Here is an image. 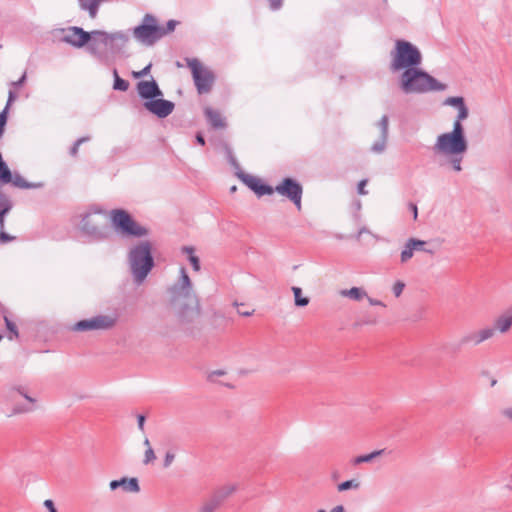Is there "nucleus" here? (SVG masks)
I'll return each instance as SVG.
<instances>
[{
    "label": "nucleus",
    "instance_id": "28",
    "mask_svg": "<svg viewBox=\"0 0 512 512\" xmlns=\"http://www.w3.org/2000/svg\"><path fill=\"white\" fill-rule=\"evenodd\" d=\"M417 252L415 250V248L413 246H411V242L410 240L408 239L404 246H403V249L401 251V254H400V262L402 264H405L407 263L413 256H414V253Z\"/></svg>",
    "mask_w": 512,
    "mask_h": 512
},
{
    "label": "nucleus",
    "instance_id": "63",
    "mask_svg": "<svg viewBox=\"0 0 512 512\" xmlns=\"http://www.w3.org/2000/svg\"><path fill=\"white\" fill-rule=\"evenodd\" d=\"M317 512H327V511H325V510H323V509H320V510H318Z\"/></svg>",
    "mask_w": 512,
    "mask_h": 512
},
{
    "label": "nucleus",
    "instance_id": "44",
    "mask_svg": "<svg viewBox=\"0 0 512 512\" xmlns=\"http://www.w3.org/2000/svg\"><path fill=\"white\" fill-rule=\"evenodd\" d=\"M174 458H175V456L173 453L167 452L165 455V458H164V463H163L164 467L165 468L169 467L172 464V462L174 461Z\"/></svg>",
    "mask_w": 512,
    "mask_h": 512
},
{
    "label": "nucleus",
    "instance_id": "53",
    "mask_svg": "<svg viewBox=\"0 0 512 512\" xmlns=\"http://www.w3.org/2000/svg\"><path fill=\"white\" fill-rule=\"evenodd\" d=\"M8 209L7 208H4V209H1L0 211V229L3 230L4 228V217L5 215L8 213Z\"/></svg>",
    "mask_w": 512,
    "mask_h": 512
},
{
    "label": "nucleus",
    "instance_id": "46",
    "mask_svg": "<svg viewBox=\"0 0 512 512\" xmlns=\"http://www.w3.org/2000/svg\"><path fill=\"white\" fill-rule=\"evenodd\" d=\"M367 184V180L364 179V180H361L358 184V193L361 194V195H366L367 194V191L365 190V186Z\"/></svg>",
    "mask_w": 512,
    "mask_h": 512
},
{
    "label": "nucleus",
    "instance_id": "43",
    "mask_svg": "<svg viewBox=\"0 0 512 512\" xmlns=\"http://www.w3.org/2000/svg\"><path fill=\"white\" fill-rule=\"evenodd\" d=\"M502 417L512 423V407H505L500 411Z\"/></svg>",
    "mask_w": 512,
    "mask_h": 512
},
{
    "label": "nucleus",
    "instance_id": "19",
    "mask_svg": "<svg viewBox=\"0 0 512 512\" xmlns=\"http://www.w3.org/2000/svg\"><path fill=\"white\" fill-rule=\"evenodd\" d=\"M502 334L507 333L512 327V307L505 310L494 321V326H491Z\"/></svg>",
    "mask_w": 512,
    "mask_h": 512
},
{
    "label": "nucleus",
    "instance_id": "27",
    "mask_svg": "<svg viewBox=\"0 0 512 512\" xmlns=\"http://www.w3.org/2000/svg\"><path fill=\"white\" fill-rule=\"evenodd\" d=\"M12 181V173L0 154V184H8Z\"/></svg>",
    "mask_w": 512,
    "mask_h": 512
},
{
    "label": "nucleus",
    "instance_id": "21",
    "mask_svg": "<svg viewBox=\"0 0 512 512\" xmlns=\"http://www.w3.org/2000/svg\"><path fill=\"white\" fill-rule=\"evenodd\" d=\"M236 490H237L236 484L223 485L222 487L218 488L215 491V493L213 495V499L211 501L214 503H217V506H218L222 501H224L225 499L230 497L233 493H235Z\"/></svg>",
    "mask_w": 512,
    "mask_h": 512
},
{
    "label": "nucleus",
    "instance_id": "12",
    "mask_svg": "<svg viewBox=\"0 0 512 512\" xmlns=\"http://www.w3.org/2000/svg\"><path fill=\"white\" fill-rule=\"evenodd\" d=\"M116 321L117 318L113 315H97L76 322L72 329L79 332L109 330L115 326Z\"/></svg>",
    "mask_w": 512,
    "mask_h": 512
},
{
    "label": "nucleus",
    "instance_id": "26",
    "mask_svg": "<svg viewBox=\"0 0 512 512\" xmlns=\"http://www.w3.org/2000/svg\"><path fill=\"white\" fill-rule=\"evenodd\" d=\"M182 254L187 255L189 262L191 263L193 270L198 272L200 271V260L199 258L194 254L195 249L191 246H184L181 249Z\"/></svg>",
    "mask_w": 512,
    "mask_h": 512
},
{
    "label": "nucleus",
    "instance_id": "59",
    "mask_svg": "<svg viewBox=\"0 0 512 512\" xmlns=\"http://www.w3.org/2000/svg\"><path fill=\"white\" fill-rule=\"evenodd\" d=\"M344 511H345V509H344V507H343L342 505H337V506H335V507L331 510V512H344Z\"/></svg>",
    "mask_w": 512,
    "mask_h": 512
},
{
    "label": "nucleus",
    "instance_id": "38",
    "mask_svg": "<svg viewBox=\"0 0 512 512\" xmlns=\"http://www.w3.org/2000/svg\"><path fill=\"white\" fill-rule=\"evenodd\" d=\"M152 64L149 63L146 67H144L141 71H133L132 76L136 79L147 76L150 73Z\"/></svg>",
    "mask_w": 512,
    "mask_h": 512
},
{
    "label": "nucleus",
    "instance_id": "7",
    "mask_svg": "<svg viewBox=\"0 0 512 512\" xmlns=\"http://www.w3.org/2000/svg\"><path fill=\"white\" fill-rule=\"evenodd\" d=\"M129 41V35L123 31L108 33L101 30L92 31V39L89 44V50L92 54H98L101 47L111 53H119Z\"/></svg>",
    "mask_w": 512,
    "mask_h": 512
},
{
    "label": "nucleus",
    "instance_id": "41",
    "mask_svg": "<svg viewBox=\"0 0 512 512\" xmlns=\"http://www.w3.org/2000/svg\"><path fill=\"white\" fill-rule=\"evenodd\" d=\"M216 508H217V503L209 501V502L203 504L199 508L198 512H214L216 510Z\"/></svg>",
    "mask_w": 512,
    "mask_h": 512
},
{
    "label": "nucleus",
    "instance_id": "1",
    "mask_svg": "<svg viewBox=\"0 0 512 512\" xmlns=\"http://www.w3.org/2000/svg\"><path fill=\"white\" fill-rule=\"evenodd\" d=\"M443 105L455 107L458 113L452 130L438 135L432 150L440 168L460 173L463 170L464 155L468 150V141L462 122L468 118L469 109L461 96L448 97Z\"/></svg>",
    "mask_w": 512,
    "mask_h": 512
},
{
    "label": "nucleus",
    "instance_id": "61",
    "mask_svg": "<svg viewBox=\"0 0 512 512\" xmlns=\"http://www.w3.org/2000/svg\"><path fill=\"white\" fill-rule=\"evenodd\" d=\"M236 189H237V188H236V186H232V187L230 188V192H231V193H234V192L236 191Z\"/></svg>",
    "mask_w": 512,
    "mask_h": 512
},
{
    "label": "nucleus",
    "instance_id": "20",
    "mask_svg": "<svg viewBox=\"0 0 512 512\" xmlns=\"http://www.w3.org/2000/svg\"><path fill=\"white\" fill-rule=\"evenodd\" d=\"M111 490L122 487L125 491L137 493L140 491L138 480L136 478L123 477L119 480H112L109 484Z\"/></svg>",
    "mask_w": 512,
    "mask_h": 512
},
{
    "label": "nucleus",
    "instance_id": "49",
    "mask_svg": "<svg viewBox=\"0 0 512 512\" xmlns=\"http://www.w3.org/2000/svg\"><path fill=\"white\" fill-rule=\"evenodd\" d=\"M5 321H6V326H7L8 330H9L10 332H12L15 336H17V335H18V333H17V330H16V326H15V324H14V323H12V322H11L10 320H8L7 318H5Z\"/></svg>",
    "mask_w": 512,
    "mask_h": 512
},
{
    "label": "nucleus",
    "instance_id": "33",
    "mask_svg": "<svg viewBox=\"0 0 512 512\" xmlns=\"http://www.w3.org/2000/svg\"><path fill=\"white\" fill-rule=\"evenodd\" d=\"M409 240L411 242V246H413L416 251H422V252H426V253H429V254L433 253L432 250H429V249H427L425 247L426 246V241L420 240V239H417V238H409Z\"/></svg>",
    "mask_w": 512,
    "mask_h": 512
},
{
    "label": "nucleus",
    "instance_id": "62",
    "mask_svg": "<svg viewBox=\"0 0 512 512\" xmlns=\"http://www.w3.org/2000/svg\"><path fill=\"white\" fill-rule=\"evenodd\" d=\"M496 383H497V380H495V379H493V380L491 381V385H492V386H494Z\"/></svg>",
    "mask_w": 512,
    "mask_h": 512
},
{
    "label": "nucleus",
    "instance_id": "47",
    "mask_svg": "<svg viewBox=\"0 0 512 512\" xmlns=\"http://www.w3.org/2000/svg\"><path fill=\"white\" fill-rule=\"evenodd\" d=\"M223 375H225V371L224 370H214V371L209 373L208 379L210 381H214V377H216V376H223Z\"/></svg>",
    "mask_w": 512,
    "mask_h": 512
},
{
    "label": "nucleus",
    "instance_id": "16",
    "mask_svg": "<svg viewBox=\"0 0 512 512\" xmlns=\"http://www.w3.org/2000/svg\"><path fill=\"white\" fill-rule=\"evenodd\" d=\"M495 335V329L491 326L483 327L476 331H471L467 334H465L461 338V344L462 345H473L478 346L482 344L483 342L493 338Z\"/></svg>",
    "mask_w": 512,
    "mask_h": 512
},
{
    "label": "nucleus",
    "instance_id": "58",
    "mask_svg": "<svg viewBox=\"0 0 512 512\" xmlns=\"http://www.w3.org/2000/svg\"><path fill=\"white\" fill-rule=\"evenodd\" d=\"M25 79H26V74H23L22 77L19 80H17V82L13 83V85L21 86L25 82Z\"/></svg>",
    "mask_w": 512,
    "mask_h": 512
},
{
    "label": "nucleus",
    "instance_id": "10",
    "mask_svg": "<svg viewBox=\"0 0 512 512\" xmlns=\"http://www.w3.org/2000/svg\"><path fill=\"white\" fill-rule=\"evenodd\" d=\"M133 36L140 43L151 46L163 37V32L160 30L156 18L151 14H146L142 24L133 29Z\"/></svg>",
    "mask_w": 512,
    "mask_h": 512
},
{
    "label": "nucleus",
    "instance_id": "9",
    "mask_svg": "<svg viewBox=\"0 0 512 512\" xmlns=\"http://www.w3.org/2000/svg\"><path fill=\"white\" fill-rule=\"evenodd\" d=\"M18 395L22 396L31 405L35 404L36 402L35 398L28 395L24 386L14 385L7 388L2 395L5 404L8 406L6 413L7 417H14L16 415L25 414L32 411L31 406L16 402Z\"/></svg>",
    "mask_w": 512,
    "mask_h": 512
},
{
    "label": "nucleus",
    "instance_id": "4",
    "mask_svg": "<svg viewBox=\"0 0 512 512\" xmlns=\"http://www.w3.org/2000/svg\"><path fill=\"white\" fill-rule=\"evenodd\" d=\"M128 263L135 283L141 284L154 267L150 242L142 241L132 247L128 253Z\"/></svg>",
    "mask_w": 512,
    "mask_h": 512
},
{
    "label": "nucleus",
    "instance_id": "56",
    "mask_svg": "<svg viewBox=\"0 0 512 512\" xmlns=\"http://www.w3.org/2000/svg\"><path fill=\"white\" fill-rule=\"evenodd\" d=\"M237 311H238V314H240L241 316H245V317L251 316L254 312V310L248 311V310H240V309H238Z\"/></svg>",
    "mask_w": 512,
    "mask_h": 512
},
{
    "label": "nucleus",
    "instance_id": "6",
    "mask_svg": "<svg viewBox=\"0 0 512 512\" xmlns=\"http://www.w3.org/2000/svg\"><path fill=\"white\" fill-rule=\"evenodd\" d=\"M390 69L393 72L418 67L422 62L419 49L405 40H397L395 50L391 53Z\"/></svg>",
    "mask_w": 512,
    "mask_h": 512
},
{
    "label": "nucleus",
    "instance_id": "8",
    "mask_svg": "<svg viewBox=\"0 0 512 512\" xmlns=\"http://www.w3.org/2000/svg\"><path fill=\"white\" fill-rule=\"evenodd\" d=\"M110 221L115 229L122 236L142 237L147 235L145 227L139 225L131 215L123 209H114L110 212Z\"/></svg>",
    "mask_w": 512,
    "mask_h": 512
},
{
    "label": "nucleus",
    "instance_id": "29",
    "mask_svg": "<svg viewBox=\"0 0 512 512\" xmlns=\"http://www.w3.org/2000/svg\"><path fill=\"white\" fill-rule=\"evenodd\" d=\"M237 177L243 182L245 183L252 191H255L256 190V187L259 183V179L252 176V175H249V174H246L244 173L243 171H239L237 173Z\"/></svg>",
    "mask_w": 512,
    "mask_h": 512
},
{
    "label": "nucleus",
    "instance_id": "60",
    "mask_svg": "<svg viewBox=\"0 0 512 512\" xmlns=\"http://www.w3.org/2000/svg\"><path fill=\"white\" fill-rule=\"evenodd\" d=\"M143 444L146 447V449H149V447H151V444H150V441L148 438L144 439Z\"/></svg>",
    "mask_w": 512,
    "mask_h": 512
},
{
    "label": "nucleus",
    "instance_id": "34",
    "mask_svg": "<svg viewBox=\"0 0 512 512\" xmlns=\"http://www.w3.org/2000/svg\"><path fill=\"white\" fill-rule=\"evenodd\" d=\"M258 196H263V195H271L273 192H275V187H271L269 185H266V184H261L260 182L258 183L257 187H256V190L254 191Z\"/></svg>",
    "mask_w": 512,
    "mask_h": 512
},
{
    "label": "nucleus",
    "instance_id": "39",
    "mask_svg": "<svg viewBox=\"0 0 512 512\" xmlns=\"http://www.w3.org/2000/svg\"><path fill=\"white\" fill-rule=\"evenodd\" d=\"M90 138L89 137H81L79 138L75 143L74 145L72 146L71 150H70V154L72 156H76L77 153H78V149L80 147V145L84 142H87Z\"/></svg>",
    "mask_w": 512,
    "mask_h": 512
},
{
    "label": "nucleus",
    "instance_id": "37",
    "mask_svg": "<svg viewBox=\"0 0 512 512\" xmlns=\"http://www.w3.org/2000/svg\"><path fill=\"white\" fill-rule=\"evenodd\" d=\"M155 459H156V455H155L154 450L152 449V447H149V449H146L145 450V454H144L143 463L145 465H147V464H150V463L154 462Z\"/></svg>",
    "mask_w": 512,
    "mask_h": 512
},
{
    "label": "nucleus",
    "instance_id": "35",
    "mask_svg": "<svg viewBox=\"0 0 512 512\" xmlns=\"http://www.w3.org/2000/svg\"><path fill=\"white\" fill-rule=\"evenodd\" d=\"M227 157H228V161L229 163L231 164V166L234 168L235 170V175L237 176V173L239 171H242L238 161L236 160V158L234 157L231 149L227 148Z\"/></svg>",
    "mask_w": 512,
    "mask_h": 512
},
{
    "label": "nucleus",
    "instance_id": "25",
    "mask_svg": "<svg viewBox=\"0 0 512 512\" xmlns=\"http://www.w3.org/2000/svg\"><path fill=\"white\" fill-rule=\"evenodd\" d=\"M385 449H380V450H375L369 454H366V455H360V456H357L355 457L353 460H352V464L353 465H360L362 463H370L372 462L374 459H376L377 457L381 456V455H384L385 454Z\"/></svg>",
    "mask_w": 512,
    "mask_h": 512
},
{
    "label": "nucleus",
    "instance_id": "14",
    "mask_svg": "<svg viewBox=\"0 0 512 512\" xmlns=\"http://www.w3.org/2000/svg\"><path fill=\"white\" fill-rule=\"evenodd\" d=\"M61 40L76 48H81L86 44H90L92 39V31L86 32L80 27L72 26L62 31Z\"/></svg>",
    "mask_w": 512,
    "mask_h": 512
},
{
    "label": "nucleus",
    "instance_id": "51",
    "mask_svg": "<svg viewBox=\"0 0 512 512\" xmlns=\"http://www.w3.org/2000/svg\"><path fill=\"white\" fill-rule=\"evenodd\" d=\"M272 10H277L282 6L283 0H269Z\"/></svg>",
    "mask_w": 512,
    "mask_h": 512
},
{
    "label": "nucleus",
    "instance_id": "36",
    "mask_svg": "<svg viewBox=\"0 0 512 512\" xmlns=\"http://www.w3.org/2000/svg\"><path fill=\"white\" fill-rule=\"evenodd\" d=\"M405 288V283L403 281H396L394 285L392 286V292L395 297H400L403 293V290Z\"/></svg>",
    "mask_w": 512,
    "mask_h": 512
},
{
    "label": "nucleus",
    "instance_id": "17",
    "mask_svg": "<svg viewBox=\"0 0 512 512\" xmlns=\"http://www.w3.org/2000/svg\"><path fill=\"white\" fill-rule=\"evenodd\" d=\"M377 126L380 129L381 135L380 138L374 142V144L371 146V151L376 154H381L385 151L387 140H388V134H389V118L387 115H383L379 122L377 123Z\"/></svg>",
    "mask_w": 512,
    "mask_h": 512
},
{
    "label": "nucleus",
    "instance_id": "42",
    "mask_svg": "<svg viewBox=\"0 0 512 512\" xmlns=\"http://www.w3.org/2000/svg\"><path fill=\"white\" fill-rule=\"evenodd\" d=\"M6 114H7L6 109H4V110L0 113V137L3 135L4 127H5V124H6V121H7V116H6Z\"/></svg>",
    "mask_w": 512,
    "mask_h": 512
},
{
    "label": "nucleus",
    "instance_id": "11",
    "mask_svg": "<svg viewBox=\"0 0 512 512\" xmlns=\"http://www.w3.org/2000/svg\"><path fill=\"white\" fill-rule=\"evenodd\" d=\"M187 66L190 68L193 80L199 94L208 93L214 82V74L211 70L204 67L196 58L186 59Z\"/></svg>",
    "mask_w": 512,
    "mask_h": 512
},
{
    "label": "nucleus",
    "instance_id": "24",
    "mask_svg": "<svg viewBox=\"0 0 512 512\" xmlns=\"http://www.w3.org/2000/svg\"><path fill=\"white\" fill-rule=\"evenodd\" d=\"M12 183L15 187L22 188V189H36L41 188L43 186L42 183H30L27 182L20 174L14 173L12 175Z\"/></svg>",
    "mask_w": 512,
    "mask_h": 512
},
{
    "label": "nucleus",
    "instance_id": "54",
    "mask_svg": "<svg viewBox=\"0 0 512 512\" xmlns=\"http://www.w3.org/2000/svg\"><path fill=\"white\" fill-rule=\"evenodd\" d=\"M137 422H138V428L143 431L144 430V424H145V416L143 415H138L137 417Z\"/></svg>",
    "mask_w": 512,
    "mask_h": 512
},
{
    "label": "nucleus",
    "instance_id": "23",
    "mask_svg": "<svg viewBox=\"0 0 512 512\" xmlns=\"http://www.w3.org/2000/svg\"><path fill=\"white\" fill-rule=\"evenodd\" d=\"M339 295L350 300L360 302L367 297V292L362 287H351L350 289H342Z\"/></svg>",
    "mask_w": 512,
    "mask_h": 512
},
{
    "label": "nucleus",
    "instance_id": "30",
    "mask_svg": "<svg viewBox=\"0 0 512 512\" xmlns=\"http://www.w3.org/2000/svg\"><path fill=\"white\" fill-rule=\"evenodd\" d=\"M292 292L294 294V301L296 306L305 307L309 304V298L302 296V289L300 287L293 286Z\"/></svg>",
    "mask_w": 512,
    "mask_h": 512
},
{
    "label": "nucleus",
    "instance_id": "57",
    "mask_svg": "<svg viewBox=\"0 0 512 512\" xmlns=\"http://www.w3.org/2000/svg\"><path fill=\"white\" fill-rule=\"evenodd\" d=\"M196 141L197 143H199L200 145H204L205 144V139L204 137L202 136L201 133H197L196 134Z\"/></svg>",
    "mask_w": 512,
    "mask_h": 512
},
{
    "label": "nucleus",
    "instance_id": "32",
    "mask_svg": "<svg viewBox=\"0 0 512 512\" xmlns=\"http://www.w3.org/2000/svg\"><path fill=\"white\" fill-rule=\"evenodd\" d=\"M360 486H361V483L359 480L350 479V480L340 483L337 486V490L339 492H343V491H347V490H358L360 488Z\"/></svg>",
    "mask_w": 512,
    "mask_h": 512
},
{
    "label": "nucleus",
    "instance_id": "31",
    "mask_svg": "<svg viewBox=\"0 0 512 512\" xmlns=\"http://www.w3.org/2000/svg\"><path fill=\"white\" fill-rule=\"evenodd\" d=\"M113 76H114V83H113V89L117 91H127L129 88V82L122 79L119 75L116 69L113 70Z\"/></svg>",
    "mask_w": 512,
    "mask_h": 512
},
{
    "label": "nucleus",
    "instance_id": "45",
    "mask_svg": "<svg viewBox=\"0 0 512 512\" xmlns=\"http://www.w3.org/2000/svg\"><path fill=\"white\" fill-rule=\"evenodd\" d=\"M365 299L372 306H383V307H385V304L382 301L374 299V298H371L368 294H367V297Z\"/></svg>",
    "mask_w": 512,
    "mask_h": 512
},
{
    "label": "nucleus",
    "instance_id": "48",
    "mask_svg": "<svg viewBox=\"0 0 512 512\" xmlns=\"http://www.w3.org/2000/svg\"><path fill=\"white\" fill-rule=\"evenodd\" d=\"M44 506L48 509L49 512H58L54 506L53 501L50 499L44 501Z\"/></svg>",
    "mask_w": 512,
    "mask_h": 512
},
{
    "label": "nucleus",
    "instance_id": "22",
    "mask_svg": "<svg viewBox=\"0 0 512 512\" xmlns=\"http://www.w3.org/2000/svg\"><path fill=\"white\" fill-rule=\"evenodd\" d=\"M204 113L208 122L211 124L213 128L220 129L226 126L225 120L219 111L207 107L205 108Z\"/></svg>",
    "mask_w": 512,
    "mask_h": 512
},
{
    "label": "nucleus",
    "instance_id": "55",
    "mask_svg": "<svg viewBox=\"0 0 512 512\" xmlns=\"http://www.w3.org/2000/svg\"><path fill=\"white\" fill-rule=\"evenodd\" d=\"M15 100V93L13 91H9V95H8V101H7V104H6V107L4 109H6V111L8 110L10 104Z\"/></svg>",
    "mask_w": 512,
    "mask_h": 512
},
{
    "label": "nucleus",
    "instance_id": "5",
    "mask_svg": "<svg viewBox=\"0 0 512 512\" xmlns=\"http://www.w3.org/2000/svg\"><path fill=\"white\" fill-rule=\"evenodd\" d=\"M81 232L92 241H104L112 234L109 217L102 209H91L86 212L80 222Z\"/></svg>",
    "mask_w": 512,
    "mask_h": 512
},
{
    "label": "nucleus",
    "instance_id": "18",
    "mask_svg": "<svg viewBox=\"0 0 512 512\" xmlns=\"http://www.w3.org/2000/svg\"><path fill=\"white\" fill-rule=\"evenodd\" d=\"M137 92L139 96L146 101L162 97L163 92L154 79L150 81H140L137 83Z\"/></svg>",
    "mask_w": 512,
    "mask_h": 512
},
{
    "label": "nucleus",
    "instance_id": "13",
    "mask_svg": "<svg viewBox=\"0 0 512 512\" xmlns=\"http://www.w3.org/2000/svg\"><path fill=\"white\" fill-rule=\"evenodd\" d=\"M275 192L288 198L298 210H301L303 188L298 181L292 178H284L275 186Z\"/></svg>",
    "mask_w": 512,
    "mask_h": 512
},
{
    "label": "nucleus",
    "instance_id": "15",
    "mask_svg": "<svg viewBox=\"0 0 512 512\" xmlns=\"http://www.w3.org/2000/svg\"><path fill=\"white\" fill-rule=\"evenodd\" d=\"M143 106L147 111L156 115L158 118H165L169 116L173 112L175 107L173 102L165 99H160L159 97L149 101H145Z\"/></svg>",
    "mask_w": 512,
    "mask_h": 512
},
{
    "label": "nucleus",
    "instance_id": "50",
    "mask_svg": "<svg viewBox=\"0 0 512 512\" xmlns=\"http://www.w3.org/2000/svg\"><path fill=\"white\" fill-rule=\"evenodd\" d=\"M408 208L411 211V213L413 214V219L416 220L418 217L417 205L415 203H409Z\"/></svg>",
    "mask_w": 512,
    "mask_h": 512
},
{
    "label": "nucleus",
    "instance_id": "40",
    "mask_svg": "<svg viewBox=\"0 0 512 512\" xmlns=\"http://www.w3.org/2000/svg\"><path fill=\"white\" fill-rule=\"evenodd\" d=\"M176 25H177V21L169 20L167 22V25H166L165 28L160 26V30L163 32V36L167 35L168 33L173 32L175 27H176Z\"/></svg>",
    "mask_w": 512,
    "mask_h": 512
},
{
    "label": "nucleus",
    "instance_id": "52",
    "mask_svg": "<svg viewBox=\"0 0 512 512\" xmlns=\"http://www.w3.org/2000/svg\"><path fill=\"white\" fill-rule=\"evenodd\" d=\"M12 239H13V237H11L9 234H7L3 230H1V232H0V242L1 243H6Z\"/></svg>",
    "mask_w": 512,
    "mask_h": 512
},
{
    "label": "nucleus",
    "instance_id": "2",
    "mask_svg": "<svg viewBox=\"0 0 512 512\" xmlns=\"http://www.w3.org/2000/svg\"><path fill=\"white\" fill-rule=\"evenodd\" d=\"M170 306L179 325L185 330L195 328L201 318V306L186 269L180 268L178 281L169 289Z\"/></svg>",
    "mask_w": 512,
    "mask_h": 512
},
{
    "label": "nucleus",
    "instance_id": "3",
    "mask_svg": "<svg viewBox=\"0 0 512 512\" xmlns=\"http://www.w3.org/2000/svg\"><path fill=\"white\" fill-rule=\"evenodd\" d=\"M400 88L406 94L443 91L446 85L419 68L403 71L400 77Z\"/></svg>",
    "mask_w": 512,
    "mask_h": 512
}]
</instances>
